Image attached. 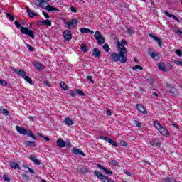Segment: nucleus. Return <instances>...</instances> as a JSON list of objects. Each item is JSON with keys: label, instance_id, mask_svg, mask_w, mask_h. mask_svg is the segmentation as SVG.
<instances>
[{"label": "nucleus", "instance_id": "6e6d98bb", "mask_svg": "<svg viewBox=\"0 0 182 182\" xmlns=\"http://www.w3.org/2000/svg\"><path fill=\"white\" fill-rule=\"evenodd\" d=\"M134 70L136 69H139V70H143V67L139 65H136L135 67L133 68Z\"/></svg>", "mask_w": 182, "mask_h": 182}, {"label": "nucleus", "instance_id": "e433bc0d", "mask_svg": "<svg viewBox=\"0 0 182 182\" xmlns=\"http://www.w3.org/2000/svg\"><path fill=\"white\" fill-rule=\"evenodd\" d=\"M24 80H26V82H28L29 85H33V81H32V79H31V77L26 75L24 77Z\"/></svg>", "mask_w": 182, "mask_h": 182}, {"label": "nucleus", "instance_id": "13d9d810", "mask_svg": "<svg viewBox=\"0 0 182 182\" xmlns=\"http://www.w3.org/2000/svg\"><path fill=\"white\" fill-rule=\"evenodd\" d=\"M120 144L122 146V147H126V146H127V142L122 140L120 141Z\"/></svg>", "mask_w": 182, "mask_h": 182}, {"label": "nucleus", "instance_id": "49530a36", "mask_svg": "<svg viewBox=\"0 0 182 182\" xmlns=\"http://www.w3.org/2000/svg\"><path fill=\"white\" fill-rule=\"evenodd\" d=\"M147 81L148 83H149V85H153V84L154 83V80L150 77H147Z\"/></svg>", "mask_w": 182, "mask_h": 182}, {"label": "nucleus", "instance_id": "f257e3e1", "mask_svg": "<svg viewBox=\"0 0 182 182\" xmlns=\"http://www.w3.org/2000/svg\"><path fill=\"white\" fill-rule=\"evenodd\" d=\"M127 54H126V50H123L121 51L119 50V54L114 52L110 54V59L112 62H120L121 63H126L127 62Z\"/></svg>", "mask_w": 182, "mask_h": 182}, {"label": "nucleus", "instance_id": "79ce46f5", "mask_svg": "<svg viewBox=\"0 0 182 182\" xmlns=\"http://www.w3.org/2000/svg\"><path fill=\"white\" fill-rule=\"evenodd\" d=\"M109 163L112 166H114V167H116L117 166H119V163L117 161H116V160H114V159H112V160L109 161Z\"/></svg>", "mask_w": 182, "mask_h": 182}, {"label": "nucleus", "instance_id": "774afa93", "mask_svg": "<svg viewBox=\"0 0 182 182\" xmlns=\"http://www.w3.org/2000/svg\"><path fill=\"white\" fill-rule=\"evenodd\" d=\"M22 166L23 167V168H29L28 165L26 164H25V163L23 164Z\"/></svg>", "mask_w": 182, "mask_h": 182}, {"label": "nucleus", "instance_id": "4468645a", "mask_svg": "<svg viewBox=\"0 0 182 182\" xmlns=\"http://www.w3.org/2000/svg\"><path fill=\"white\" fill-rule=\"evenodd\" d=\"M33 4L37 8H45L43 0H34Z\"/></svg>", "mask_w": 182, "mask_h": 182}, {"label": "nucleus", "instance_id": "ea45409f", "mask_svg": "<svg viewBox=\"0 0 182 182\" xmlns=\"http://www.w3.org/2000/svg\"><path fill=\"white\" fill-rule=\"evenodd\" d=\"M94 36H95V39L97 40V39H99L100 38H101V36H102V33H100V31H95Z\"/></svg>", "mask_w": 182, "mask_h": 182}, {"label": "nucleus", "instance_id": "a211bd4d", "mask_svg": "<svg viewBox=\"0 0 182 182\" xmlns=\"http://www.w3.org/2000/svg\"><path fill=\"white\" fill-rule=\"evenodd\" d=\"M9 166H10V167H11V168H13V170H16V168L18 170H21V168L19 167V165L18 164V163H16L15 161H11L9 163Z\"/></svg>", "mask_w": 182, "mask_h": 182}, {"label": "nucleus", "instance_id": "37998d69", "mask_svg": "<svg viewBox=\"0 0 182 182\" xmlns=\"http://www.w3.org/2000/svg\"><path fill=\"white\" fill-rule=\"evenodd\" d=\"M26 46L30 52H33V50H35V48L32 47L30 44L26 43Z\"/></svg>", "mask_w": 182, "mask_h": 182}, {"label": "nucleus", "instance_id": "393cba45", "mask_svg": "<svg viewBox=\"0 0 182 182\" xmlns=\"http://www.w3.org/2000/svg\"><path fill=\"white\" fill-rule=\"evenodd\" d=\"M78 171L80 174H86V173H89V169L87 166H84L82 168H79Z\"/></svg>", "mask_w": 182, "mask_h": 182}, {"label": "nucleus", "instance_id": "c9c22d12", "mask_svg": "<svg viewBox=\"0 0 182 182\" xmlns=\"http://www.w3.org/2000/svg\"><path fill=\"white\" fill-rule=\"evenodd\" d=\"M102 49H104V50H105L107 53H108V52H109L110 50V47L109 46V44L105 43L102 46Z\"/></svg>", "mask_w": 182, "mask_h": 182}, {"label": "nucleus", "instance_id": "de8ad7c7", "mask_svg": "<svg viewBox=\"0 0 182 182\" xmlns=\"http://www.w3.org/2000/svg\"><path fill=\"white\" fill-rule=\"evenodd\" d=\"M175 53H176V55H177V56H179L180 58H181V56H182L181 50L177 49V50L175 51Z\"/></svg>", "mask_w": 182, "mask_h": 182}, {"label": "nucleus", "instance_id": "58836bf2", "mask_svg": "<svg viewBox=\"0 0 182 182\" xmlns=\"http://www.w3.org/2000/svg\"><path fill=\"white\" fill-rule=\"evenodd\" d=\"M0 110L3 114H5V116H9V111H8L6 109L1 107Z\"/></svg>", "mask_w": 182, "mask_h": 182}, {"label": "nucleus", "instance_id": "f03ea898", "mask_svg": "<svg viewBox=\"0 0 182 182\" xmlns=\"http://www.w3.org/2000/svg\"><path fill=\"white\" fill-rule=\"evenodd\" d=\"M14 24L16 28H20V32H21L22 35H28L31 39H35V34L32 30H29L28 27L21 26V23L18 21H16Z\"/></svg>", "mask_w": 182, "mask_h": 182}, {"label": "nucleus", "instance_id": "c756f323", "mask_svg": "<svg viewBox=\"0 0 182 182\" xmlns=\"http://www.w3.org/2000/svg\"><path fill=\"white\" fill-rule=\"evenodd\" d=\"M70 26L72 28H75V26H77V20H76L75 18L71 19V20H70Z\"/></svg>", "mask_w": 182, "mask_h": 182}, {"label": "nucleus", "instance_id": "b1692460", "mask_svg": "<svg viewBox=\"0 0 182 182\" xmlns=\"http://www.w3.org/2000/svg\"><path fill=\"white\" fill-rule=\"evenodd\" d=\"M96 41L98 45H103L105 42H106V39L105 38V37H103V36L97 38Z\"/></svg>", "mask_w": 182, "mask_h": 182}, {"label": "nucleus", "instance_id": "ddd939ff", "mask_svg": "<svg viewBox=\"0 0 182 182\" xmlns=\"http://www.w3.org/2000/svg\"><path fill=\"white\" fill-rule=\"evenodd\" d=\"M97 167H98V168L100 170H102L105 174H108V176H113V172L112 171H109L107 168H105V166L98 164H97Z\"/></svg>", "mask_w": 182, "mask_h": 182}, {"label": "nucleus", "instance_id": "f8f14e48", "mask_svg": "<svg viewBox=\"0 0 182 182\" xmlns=\"http://www.w3.org/2000/svg\"><path fill=\"white\" fill-rule=\"evenodd\" d=\"M158 132L162 135L164 136L165 137H168L170 136V132H168V130L166 129L165 127H161Z\"/></svg>", "mask_w": 182, "mask_h": 182}, {"label": "nucleus", "instance_id": "338daca9", "mask_svg": "<svg viewBox=\"0 0 182 182\" xmlns=\"http://www.w3.org/2000/svg\"><path fill=\"white\" fill-rule=\"evenodd\" d=\"M107 116H112V111H110V109H107Z\"/></svg>", "mask_w": 182, "mask_h": 182}, {"label": "nucleus", "instance_id": "1a4fd4ad", "mask_svg": "<svg viewBox=\"0 0 182 182\" xmlns=\"http://www.w3.org/2000/svg\"><path fill=\"white\" fill-rule=\"evenodd\" d=\"M148 53L154 60H156V62L160 60V54L159 53L149 50Z\"/></svg>", "mask_w": 182, "mask_h": 182}, {"label": "nucleus", "instance_id": "3c124183", "mask_svg": "<svg viewBox=\"0 0 182 182\" xmlns=\"http://www.w3.org/2000/svg\"><path fill=\"white\" fill-rule=\"evenodd\" d=\"M135 124H136V127H139V129L140 127H141V123L138 120H135Z\"/></svg>", "mask_w": 182, "mask_h": 182}, {"label": "nucleus", "instance_id": "cd10ccee", "mask_svg": "<svg viewBox=\"0 0 182 182\" xmlns=\"http://www.w3.org/2000/svg\"><path fill=\"white\" fill-rule=\"evenodd\" d=\"M64 123L67 126H72V124H73V121L70 119V118L66 117L64 120Z\"/></svg>", "mask_w": 182, "mask_h": 182}, {"label": "nucleus", "instance_id": "6e6552de", "mask_svg": "<svg viewBox=\"0 0 182 182\" xmlns=\"http://www.w3.org/2000/svg\"><path fill=\"white\" fill-rule=\"evenodd\" d=\"M166 90L168 93H171V95H176L177 93V89L170 84L166 85Z\"/></svg>", "mask_w": 182, "mask_h": 182}, {"label": "nucleus", "instance_id": "5701e85b", "mask_svg": "<svg viewBox=\"0 0 182 182\" xmlns=\"http://www.w3.org/2000/svg\"><path fill=\"white\" fill-rule=\"evenodd\" d=\"M46 11H48V12H52V11H56L57 12H60V11L58 9H56L50 5H48L46 7Z\"/></svg>", "mask_w": 182, "mask_h": 182}, {"label": "nucleus", "instance_id": "5fc2aeb1", "mask_svg": "<svg viewBox=\"0 0 182 182\" xmlns=\"http://www.w3.org/2000/svg\"><path fill=\"white\" fill-rule=\"evenodd\" d=\"M77 95H80V96H85V92L81 90H77Z\"/></svg>", "mask_w": 182, "mask_h": 182}, {"label": "nucleus", "instance_id": "7ed1b4c3", "mask_svg": "<svg viewBox=\"0 0 182 182\" xmlns=\"http://www.w3.org/2000/svg\"><path fill=\"white\" fill-rule=\"evenodd\" d=\"M126 45H127V41L125 39L121 40V42L119 41H117V48H118L119 50H121L123 52V50H125V54L127 55V49H126Z\"/></svg>", "mask_w": 182, "mask_h": 182}, {"label": "nucleus", "instance_id": "39448f33", "mask_svg": "<svg viewBox=\"0 0 182 182\" xmlns=\"http://www.w3.org/2000/svg\"><path fill=\"white\" fill-rule=\"evenodd\" d=\"M16 130L20 134H23V136H27L29 129L26 130L23 127L20 126H16Z\"/></svg>", "mask_w": 182, "mask_h": 182}, {"label": "nucleus", "instance_id": "e2e57ef3", "mask_svg": "<svg viewBox=\"0 0 182 182\" xmlns=\"http://www.w3.org/2000/svg\"><path fill=\"white\" fill-rule=\"evenodd\" d=\"M124 174H126L127 176H129L130 177V176H132V173H130L129 171L125 170L124 171Z\"/></svg>", "mask_w": 182, "mask_h": 182}, {"label": "nucleus", "instance_id": "f3484780", "mask_svg": "<svg viewBox=\"0 0 182 182\" xmlns=\"http://www.w3.org/2000/svg\"><path fill=\"white\" fill-rule=\"evenodd\" d=\"M149 36H150V38H152V39H154V41H156V42H158V45L159 46V48H162L161 43H163V41H161V40H160V38H159V37H157L151 33L149 34Z\"/></svg>", "mask_w": 182, "mask_h": 182}, {"label": "nucleus", "instance_id": "bf43d9fd", "mask_svg": "<svg viewBox=\"0 0 182 182\" xmlns=\"http://www.w3.org/2000/svg\"><path fill=\"white\" fill-rule=\"evenodd\" d=\"M3 178L4 180H5V181H8V182L11 181V178H8L7 175H4Z\"/></svg>", "mask_w": 182, "mask_h": 182}, {"label": "nucleus", "instance_id": "09e8293b", "mask_svg": "<svg viewBox=\"0 0 182 182\" xmlns=\"http://www.w3.org/2000/svg\"><path fill=\"white\" fill-rule=\"evenodd\" d=\"M0 83L2 85V86H8V82L2 79H0Z\"/></svg>", "mask_w": 182, "mask_h": 182}, {"label": "nucleus", "instance_id": "a878e982", "mask_svg": "<svg viewBox=\"0 0 182 182\" xmlns=\"http://www.w3.org/2000/svg\"><path fill=\"white\" fill-rule=\"evenodd\" d=\"M27 136L28 137H31V139H32V140H34V141L38 140L36 136L33 134V132H32V131H31L30 129H28V132L27 133Z\"/></svg>", "mask_w": 182, "mask_h": 182}, {"label": "nucleus", "instance_id": "72a5a7b5", "mask_svg": "<svg viewBox=\"0 0 182 182\" xmlns=\"http://www.w3.org/2000/svg\"><path fill=\"white\" fill-rule=\"evenodd\" d=\"M28 15L30 18H35V16H38V13H35L31 11H28Z\"/></svg>", "mask_w": 182, "mask_h": 182}, {"label": "nucleus", "instance_id": "aec40b11", "mask_svg": "<svg viewBox=\"0 0 182 182\" xmlns=\"http://www.w3.org/2000/svg\"><path fill=\"white\" fill-rule=\"evenodd\" d=\"M102 55V52L97 48H95L92 50V56L99 58Z\"/></svg>", "mask_w": 182, "mask_h": 182}, {"label": "nucleus", "instance_id": "a19ab883", "mask_svg": "<svg viewBox=\"0 0 182 182\" xmlns=\"http://www.w3.org/2000/svg\"><path fill=\"white\" fill-rule=\"evenodd\" d=\"M70 95L71 97H75L76 95H77V90L75 91L73 90H70Z\"/></svg>", "mask_w": 182, "mask_h": 182}, {"label": "nucleus", "instance_id": "423d86ee", "mask_svg": "<svg viewBox=\"0 0 182 182\" xmlns=\"http://www.w3.org/2000/svg\"><path fill=\"white\" fill-rule=\"evenodd\" d=\"M63 36L67 42H69V41H71L73 36H72V32L69 30H65L63 32Z\"/></svg>", "mask_w": 182, "mask_h": 182}, {"label": "nucleus", "instance_id": "f704fd0d", "mask_svg": "<svg viewBox=\"0 0 182 182\" xmlns=\"http://www.w3.org/2000/svg\"><path fill=\"white\" fill-rule=\"evenodd\" d=\"M60 86L61 88H63V90H68V85H66V83H65V82H60Z\"/></svg>", "mask_w": 182, "mask_h": 182}, {"label": "nucleus", "instance_id": "052dcab7", "mask_svg": "<svg viewBox=\"0 0 182 182\" xmlns=\"http://www.w3.org/2000/svg\"><path fill=\"white\" fill-rule=\"evenodd\" d=\"M43 16H45V18H46V19H49L50 18V16H49V14H48V13L45 11L43 12Z\"/></svg>", "mask_w": 182, "mask_h": 182}, {"label": "nucleus", "instance_id": "a18cd8bd", "mask_svg": "<svg viewBox=\"0 0 182 182\" xmlns=\"http://www.w3.org/2000/svg\"><path fill=\"white\" fill-rule=\"evenodd\" d=\"M127 33H129V35H133V33H134V29L127 28Z\"/></svg>", "mask_w": 182, "mask_h": 182}, {"label": "nucleus", "instance_id": "9b49d317", "mask_svg": "<svg viewBox=\"0 0 182 182\" xmlns=\"http://www.w3.org/2000/svg\"><path fill=\"white\" fill-rule=\"evenodd\" d=\"M33 66H34L35 69L37 70H43V69H45L46 68L45 65L41 63L39 61H36L33 63Z\"/></svg>", "mask_w": 182, "mask_h": 182}, {"label": "nucleus", "instance_id": "0e129e2a", "mask_svg": "<svg viewBox=\"0 0 182 182\" xmlns=\"http://www.w3.org/2000/svg\"><path fill=\"white\" fill-rule=\"evenodd\" d=\"M28 170L31 174H35V171H33V169L28 168Z\"/></svg>", "mask_w": 182, "mask_h": 182}, {"label": "nucleus", "instance_id": "0eeeda50", "mask_svg": "<svg viewBox=\"0 0 182 182\" xmlns=\"http://www.w3.org/2000/svg\"><path fill=\"white\" fill-rule=\"evenodd\" d=\"M135 108L136 110H138V112H140V113H143V114H147V113H149L147 109H146L141 104H136Z\"/></svg>", "mask_w": 182, "mask_h": 182}, {"label": "nucleus", "instance_id": "864d4df0", "mask_svg": "<svg viewBox=\"0 0 182 182\" xmlns=\"http://www.w3.org/2000/svg\"><path fill=\"white\" fill-rule=\"evenodd\" d=\"M173 63H175V65H178V66H182V60H181L180 61L174 60Z\"/></svg>", "mask_w": 182, "mask_h": 182}, {"label": "nucleus", "instance_id": "dca6fc26", "mask_svg": "<svg viewBox=\"0 0 182 182\" xmlns=\"http://www.w3.org/2000/svg\"><path fill=\"white\" fill-rule=\"evenodd\" d=\"M56 144L58 146V147L61 148L66 146V142L62 139H58L56 141Z\"/></svg>", "mask_w": 182, "mask_h": 182}, {"label": "nucleus", "instance_id": "6ab92c4d", "mask_svg": "<svg viewBox=\"0 0 182 182\" xmlns=\"http://www.w3.org/2000/svg\"><path fill=\"white\" fill-rule=\"evenodd\" d=\"M29 159L31 160L33 163H35L38 166H41V161H39V159H36V157L35 156V155L33 154L30 155Z\"/></svg>", "mask_w": 182, "mask_h": 182}, {"label": "nucleus", "instance_id": "603ef678", "mask_svg": "<svg viewBox=\"0 0 182 182\" xmlns=\"http://www.w3.org/2000/svg\"><path fill=\"white\" fill-rule=\"evenodd\" d=\"M46 26H52V21H50L49 19L46 20Z\"/></svg>", "mask_w": 182, "mask_h": 182}, {"label": "nucleus", "instance_id": "412c9836", "mask_svg": "<svg viewBox=\"0 0 182 182\" xmlns=\"http://www.w3.org/2000/svg\"><path fill=\"white\" fill-rule=\"evenodd\" d=\"M17 75H19V76H21L22 77H25L26 76V73L23 71V70H17L16 68H14L13 70Z\"/></svg>", "mask_w": 182, "mask_h": 182}, {"label": "nucleus", "instance_id": "4c0bfd02", "mask_svg": "<svg viewBox=\"0 0 182 182\" xmlns=\"http://www.w3.org/2000/svg\"><path fill=\"white\" fill-rule=\"evenodd\" d=\"M6 18H8V19H9V21H11L12 22H14V21H15V16H14V15L7 13L6 14Z\"/></svg>", "mask_w": 182, "mask_h": 182}, {"label": "nucleus", "instance_id": "c03bdc74", "mask_svg": "<svg viewBox=\"0 0 182 182\" xmlns=\"http://www.w3.org/2000/svg\"><path fill=\"white\" fill-rule=\"evenodd\" d=\"M87 80H88V82L90 83H92V85L95 84V81L93 80V78H92V75H87Z\"/></svg>", "mask_w": 182, "mask_h": 182}, {"label": "nucleus", "instance_id": "8fccbe9b", "mask_svg": "<svg viewBox=\"0 0 182 182\" xmlns=\"http://www.w3.org/2000/svg\"><path fill=\"white\" fill-rule=\"evenodd\" d=\"M71 12H73V14H76L77 12V10L76 9V8H75V6H72L70 8Z\"/></svg>", "mask_w": 182, "mask_h": 182}, {"label": "nucleus", "instance_id": "2f4dec72", "mask_svg": "<svg viewBox=\"0 0 182 182\" xmlns=\"http://www.w3.org/2000/svg\"><path fill=\"white\" fill-rule=\"evenodd\" d=\"M80 49L83 52V53H86V52H87V50H88L87 46L85 43L81 44Z\"/></svg>", "mask_w": 182, "mask_h": 182}, {"label": "nucleus", "instance_id": "680f3d73", "mask_svg": "<svg viewBox=\"0 0 182 182\" xmlns=\"http://www.w3.org/2000/svg\"><path fill=\"white\" fill-rule=\"evenodd\" d=\"M181 32V31L180 29H178V28H176L174 29V33H178V35H180Z\"/></svg>", "mask_w": 182, "mask_h": 182}, {"label": "nucleus", "instance_id": "4be33fe9", "mask_svg": "<svg viewBox=\"0 0 182 182\" xmlns=\"http://www.w3.org/2000/svg\"><path fill=\"white\" fill-rule=\"evenodd\" d=\"M24 144L26 147H36V142L35 141H26Z\"/></svg>", "mask_w": 182, "mask_h": 182}, {"label": "nucleus", "instance_id": "9d476101", "mask_svg": "<svg viewBox=\"0 0 182 182\" xmlns=\"http://www.w3.org/2000/svg\"><path fill=\"white\" fill-rule=\"evenodd\" d=\"M72 153H73L75 154V156H79V154L80 156H82L83 157H85L86 156V154H85V152H83L82 150L74 147L72 149Z\"/></svg>", "mask_w": 182, "mask_h": 182}, {"label": "nucleus", "instance_id": "20e7f679", "mask_svg": "<svg viewBox=\"0 0 182 182\" xmlns=\"http://www.w3.org/2000/svg\"><path fill=\"white\" fill-rule=\"evenodd\" d=\"M100 139L101 140H105V141H107L108 143L112 144V146H113L114 147H117L118 146L117 142L113 141V139L108 138L107 136H100Z\"/></svg>", "mask_w": 182, "mask_h": 182}, {"label": "nucleus", "instance_id": "7c9ffc66", "mask_svg": "<svg viewBox=\"0 0 182 182\" xmlns=\"http://www.w3.org/2000/svg\"><path fill=\"white\" fill-rule=\"evenodd\" d=\"M154 126L155 127V129H156V130H159L160 128H161V124H160V122H159V121H154Z\"/></svg>", "mask_w": 182, "mask_h": 182}, {"label": "nucleus", "instance_id": "bb28decb", "mask_svg": "<svg viewBox=\"0 0 182 182\" xmlns=\"http://www.w3.org/2000/svg\"><path fill=\"white\" fill-rule=\"evenodd\" d=\"M158 68L159 70H161L162 72H167V69L166 68V66H164V63H159L158 64Z\"/></svg>", "mask_w": 182, "mask_h": 182}, {"label": "nucleus", "instance_id": "2eb2a0df", "mask_svg": "<svg viewBox=\"0 0 182 182\" xmlns=\"http://www.w3.org/2000/svg\"><path fill=\"white\" fill-rule=\"evenodd\" d=\"M164 14L166 16H168V18H173V19H174V21H176V22H180V19H178V18H177V16L169 13L168 11H164Z\"/></svg>", "mask_w": 182, "mask_h": 182}, {"label": "nucleus", "instance_id": "c85d7f7f", "mask_svg": "<svg viewBox=\"0 0 182 182\" xmlns=\"http://www.w3.org/2000/svg\"><path fill=\"white\" fill-rule=\"evenodd\" d=\"M149 144L153 147H160V146H161V142L160 141L156 142V141H150Z\"/></svg>", "mask_w": 182, "mask_h": 182}, {"label": "nucleus", "instance_id": "4d7b16f0", "mask_svg": "<svg viewBox=\"0 0 182 182\" xmlns=\"http://www.w3.org/2000/svg\"><path fill=\"white\" fill-rule=\"evenodd\" d=\"M163 182H171V178L166 177L163 179Z\"/></svg>", "mask_w": 182, "mask_h": 182}, {"label": "nucleus", "instance_id": "473e14b6", "mask_svg": "<svg viewBox=\"0 0 182 182\" xmlns=\"http://www.w3.org/2000/svg\"><path fill=\"white\" fill-rule=\"evenodd\" d=\"M80 32L81 33H89V32H90V29H89L87 28L82 27L80 29Z\"/></svg>", "mask_w": 182, "mask_h": 182}, {"label": "nucleus", "instance_id": "69168bd1", "mask_svg": "<svg viewBox=\"0 0 182 182\" xmlns=\"http://www.w3.org/2000/svg\"><path fill=\"white\" fill-rule=\"evenodd\" d=\"M172 126H173V127H175V129H180V128H178V124H177L176 123H173Z\"/></svg>", "mask_w": 182, "mask_h": 182}]
</instances>
